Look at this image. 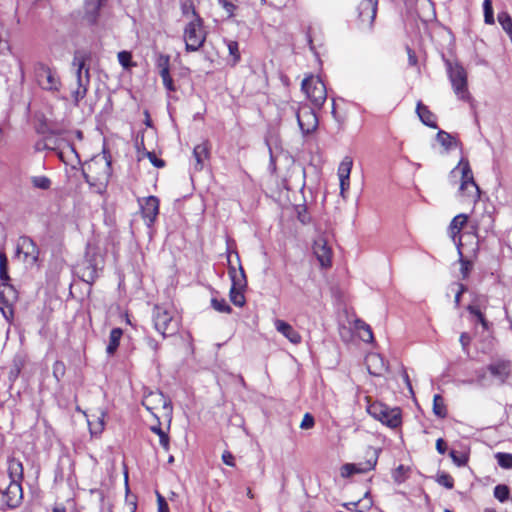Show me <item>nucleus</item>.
<instances>
[{"label":"nucleus","mask_w":512,"mask_h":512,"mask_svg":"<svg viewBox=\"0 0 512 512\" xmlns=\"http://www.w3.org/2000/svg\"><path fill=\"white\" fill-rule=\"evenodd\" d=\"M83 175L90 186L104 189L111 175V164L105 156H96L83 165Z\"/></svg>","instance_id":"nucleus-1"},{"label":"nucleus","mask_w":512,"mask_h":512,"mask_svg":"<svg viewBox=\"0 0 512 512\" xmlns=\"http://www.w3.org/2000/svg\"><path fill=\"white\" fill-rule=\"evenodd\" d=\"M0 311L3 317L10 321L13 317L12 304L17 299V292L14 287L9 284V275L7 268V258L5 253L0 252Z\"/></svg>","instance_id":"nucleus-2"},{"label":"nucleus","mask_w":512,"mask_h":512,"mask_svg":"<svg viewBox=\"0 0 512 512\" xmlns=\"http://www.w3.org/2000/svg\"><path fill=\"white\" fill-rule=\"evenodd\" d=\"M457 171L461 174L459 196L464 201L476 203L480 199V188L476 184L473 172L467 159L461 158L458 165L450 172L453 176Z\"/></svg>","instance_id":"nucleus-3"},{"label":"nucleus","mask_w":512,"mask_h":512,"mask_svg":"<svg viewBox=\"0 0 512 512\" xmlns=\"http://www.w3.org/2000/svg\"><path fill=\"white\" fill-rule=\"evenodd\" d=\"M32 75L36 85L44 91L56 93L62 87L57 69L42 61L33 63Z\"/></svg>","instance_id":"nucleus-4"},{"label":"nucleus","mask_w":512,"mask_h":512,"mask_svg":"<svg viewBox=\"0 0 512 512\" xmlns=\"http://www.w3.org/2000/svg\"><path fill=\"white\" fill-rule=\"evenodd\" d=\"M104 259L98 248L88 245L84 259L77 265V273L83 281L92 284L103 269Z\"/></svg>","instance_id":"nucleus-5"},{"label":"nucleus","mask_w":512,"mask_h":512,"mask_svg":"<svg viewBox=\"0 0 512 512\" xmlns=\"http://www.w3.org/2000/svg\"><path fill=\"white\" fill-rule=\"evenodd\" d=\"M445 64L448 77L456 97L461 101H470L471 95L468 90L467 72L464 67L458 62L450 60H446Z\"/></svg>","instance_id":"nucleus-6"},{"label":"nucleus","mask_w":512,"mask_h":512,"mask_svg":"<svg viewBox=\"0 0 512 512\" xmlns=\"http://www.w3.org/2000/svg\"><path fill=\"white\" fill-rule=\"evenodd\" d=\"M154 328L163 337L172 336L177 333L179 320L171 307L156 305L153 310Z\"/></svg>","instance_id":"nucleus-7"},{"label":"nucleus","mask_w":512,"mask_h":512,"mask_svg":"<svg viewBox=\"0 0 512 512\" xmlns=\"http://www.w3.org/2000/svg\"><path fill=\"white\" fill-rule=\"evenodd\" d=\"M207 38L204 22L201 17L190 19L183 29V40L187 52L199 51Z\"/></svg>","instance_id":"nucleus-8"},{"label":"nucleus","mask_w":512,"mask_h":512,"mask_svg":"<svg viewBox=\"0 0 512 512\" xmlns=\"http://www.w3.org/2000/svg\"><path fill=\"white\" fill-rule=\"evenodd\" d=\"M142 404L157 420L163 417L169 422L171 421L173 414L172 404L160 391L145 393Z\"/></svg>","instance_id":"nucleus-9"},{"label":"nucleus","mask_w":512,"mask_h":512,"mask_svg":"<svg viewBox=\"0 0 512 512\" xmlns=\"http://www.w3.org/2000/svg\"><path fill=\"white\" fill-rule=\"evenodd\" d=\"M367 412L371 417L390 428L398 427L402 421L401 411L399 408H390L380 402L369 404L367 406Z\"/></svg>","instance_id":"nucleus-10"},{"label":"nucleus","mask_w":512,"mask_h":512,"mask_svg":"<svg viewBox=\"0 0 512 512\" xmlns=\"http://www.w3.org/2000/svg\"><path fill=\"white\" fill-rule=\"evenodd\" d=\"M301 89L311 103L317 108L322 107L327 99L326 86L317 76L310 75L306 77L302 81Z\"/></svg>","instance_id":"nucleus-11"},{"label":"nucleus","mask_w":512,"mask_h":512,"mask_svg":"<svg viewBox=\"0 0 512 512\" xmlns=\"http://www.w3.org/2000/svg\"><path fill=\"white\" fill-rule=\"evenodd\" d=\"M74 65L77 66L76 71V87L71 88V96L76 105L85 98L90 83L89 68L85 67L83 59L75 58Z\"/></svg>","instance_id":"nucleus-12"},{"label":"nucleus","mask_w":512,"mask_h":512,"mask_svg":"<svg viewBox=\"0 0 512 512\" xmlns=\"http://www.w3.org/2000/svg\"><path fill=\"white\" fill-rule=\"evenodd\" d=\"M16 252L19 257L22 255V260L29 265L35 264L38 260V247L29 237L23 236L19 238Z\"/></svg>","instance_id":"nucleus-13"},{"label":"nucleus","mask_w":512,"mask_h":512,"mask_svg":"<svg viewBox=\"0 0 512 512\" xmlns=\"http://www.w3.org/2000/svg\"><path fill=\"white\" fill-rule=\"evenodd\" d=\"M377 0H363L358 6V17L362 29H371L377 13Z\"/></svg>","instance_id":"nucleus-14"},{"label":"nucleus","mask_w":512,"mask_h":512,"mask_svg":"<svg viewBox=\"0 0 512 512\" xmlns=\"http://www.w3.org/2000/svg\"><path fill=\"white\" fill-rule=\"evenodd\" d=\"M297 122L301 132L306 135L316 130L318 118L315 112L308 106H302L296 113Z\"/></svg>","instance_id":"nucleus-15"},{"label":"nucleus","mask_w":512,"mask_h":512,"mask_svg":"<svg viewBox=\"0 0 512 512\" xmlns=\"http://www.w3.org/2000/svg\"><path fill=\"white\" fill-rule=\"evenodd\" d=\"M139 205L144 222L151 227L159 214V199L155 196H148L139 199Z\"/></svg>","instance_id":"nucleus-16"},{"label":"nucleus","mask_w":512,"mask_h":512,"mask_svg":"<svg viewBox=\"0 0 512 512\" xmlns=\"http://www.w3.org/2000/svg\"><path fill=\"white\" fill-rule=\"evenodd\" d=\"M377 463V456H373L365 462L346 463L340 469V475L343 478L350 477L353 474H364L373 470Z\"/></svg>","instance_id":"nucleus-17"},{"label":"nucleus","mask_w":512,"mask_h":512,"mask_svg":"<svg viewBox=\"0 0 512 512\" xmlns=\"http://www.w3.org/2000/svg\"><path fill=\"white\" fill-rule=\"evenodd\" d=\"M353 167V159L350 156H345L340 162L337 170V175L340 183V195L345 198L346 192L350 188V174Z\"/></svg>","instance_id":"nucleus-18"},{"label":"nucleus","mask_w":512,"mask_h":512,"mask_svg":"<svg viewBox=\"0 0 512 512\" xmlns=\"http://www.w3.org/2000/svg\"><path fill=\"white\" fill-rule=\"evenodd\" d=\"M23 499V491L20 483L10 482L2 492V502L9 508L18 507Z\"/></svg>","instance_id":"nucleus-19"},{"label":"nucleus","mask_w":512,"mask_h":512,"mask_svg":"<svg viewBox=\"0 0 512 512\" xmlns=\"http://www.w3.org/2000/svg\"><path fill=\"white\" fill-rule=\"evenodd\" d=\"M313 252L322 268H328L331 266L332 252L324 238L320 237L315 240Z\"/></svg>","instance_id":"nucleus-20"},{"label":"nucleus","mask_w":512,"mask_h":512,"mask_svg":"<svg viewBox=\"0 0 512 512\" xmlns=\"http://www.w3.org/2000/svg\"><path fill=\"white\" fill-rule=\"evenodd\" d=\"M467 221L468 216L466 214H458L452 219L448 227V234L452 241L456 244L459 252L460 247L462 245L460 232L462 228L466 225Z\"/></svg>","instance_id":"nucleus-21"},{"label":"nucleus","mask_w":512,"mask_h":512,"mask_svg":"<svg viewBox=\"0 0 512 512\" xmlns=\"http://www.w3.org/2000/svg\"><path fill=\"white\" fill-rule=\"evenodd\" d=\"M193 157L195 160L194 169L197 171L203 170L206 162L210 158V144L208 141H203L197 144L193 149Z\"/></svg>","instance_id":"nucleus-22"},{"label":"nucleus","mask_w":512,"mask_h":512,"mask_svg":"<svg viewBox=\"0 0 512 512\" xmlns=\"http://www.w3.org/2000/svg\"><path fill=\"white\" fill-rule=\"evenodd\" d=\"M367 370L371 375L381 376L387 371V365L380 354L369 353L365 359Z\"/></svg>","instance_id":"nucleus-23"},{"label":"nucleus","mask_w":512,"mask_h":512,"mask_svg":"<svg viewBox=\"0 0 512 512\" xmlns=\"http://www.w3.org/2000/svg\"><path fill=\"white\" fill-rule=\"evenodd\" d=\"M487 369L502 384L510 376L511 364L509 361L499 360L488 365Z\"/></svg>","instance_id":"nucleus-24"},{"label":"nucleus","mask_w":512,"mask_h":512,"mask_svg":"<svg viewBox=\"0 0 512 512\" xmlns=\"http://www.w3.org/2000/svg\"><path fill=\"white\" fill-rule=\"evenodd\" d=\"M275 329L282 334L292 344H300L302 341L301 335L287 322L281 319L274 321Z\"/></svg>","instance_id":"nucleus-25"},{"label":"nucleus","mask_w":512,"mask_h":512,"mask_svg":"<svg viewBox=\"0 0 512 512\" xmlns=\"http://www.w3.org/2000/svg\"><path fill=\"white\" fill-rule=\"evenodd\" d=\"M106 412L99 410L96 414L91 415L88 419V426L92 436H99L105 428Z\"/></svg>","instance_id":"nucleus-26"},{"label":"nucleus","mask_w":512,"mask_h":512,"mask_svg":"<svg viewBox=\"0 0 512 512\" xmlns=\"http://www.w3.org/2000/svg\"><path fill=\"white\" fill-rule=\"evenodd\" d=\"M436 140L446 152L460 146V142L453 135L443 130L438 131Z\"/></svg>","instance_id":"nucleus-27"},{"label":"nucleus","mask_w":512,"mask_h":512,"mask_svg":"<svg viewBox=\"0 0 512 512\" xmlns=\"http://www.w3.org/2000/svg\"><path fill=\"white\" fill-rule=\"evenodd\" d=\"M416 112L424 125L431 128H437L435 115L428 109L427 106L423 105L421 102H418Z\"/></svg>","instance_id":"nucleus-28"},{"label":"nucleus","mask_w":512,"mask_h":512,"mask_svg":"<svg viewBox=\"0 0 512 512\" xmlns=\"http://www.w3.org/2000/svg\"><path fill=\"white\" fill-rule=\"evenodd\" d=\"M8 474L10 482L20 483L23 479V465L17 459H10L8 463Z\"/></svg>","instance_id":"nucleus-29"},{"label":"nucleus","mask_w":512,"mask_h":512,"mask_svg":"<svg viewBox=\"0 0 512 512\" xmlns=\"http://www.w3.org/2000/svg\"><path fill=\"white\" fill-rule=\"evenodd\" d=\"M229 276L232 281V288H245L247 285L246 276L243 268L240 266L239 270H236L235 267H229Z\"/></svg>","instance_id":"nucleus-30"},{"label":"nucleus","mask_w":512,"mask_h":512,"mask_svg":"<svg viewBox=\"0 0 512 512\" xmlns=\"http://www.w3.org/2000/svg\"><path fill=\"white\" fill-rule=\"evenodd\" d=\"M100 6L101 0H85V16L89 22H95Z\"/></svg>","instance_id":"nucleus-31"},{"label":"nucleus","mask_w":512,"mask_h":512,"mask_svg":"<svg viewBox=\"0 0 512 512\" xmlns=\"http://www.w3.org/2000/svg\"><path fill=\"white\" fill-rule=\"evenodd\" d=\"M122 334H123V332L120 328H114L111 330L110 335H109V343L106 348L107 354L113 355L115 353V351L117 350V348L119 346Z\"/></svg>","instance_id":"nucleus-32"},{"label":"nucleus","mask_w":512,"mask_h":512,"mask_svg":"<svg viewBox=\"0 0 512 512\" xmlns=\"http://www.w3.org/2000/svg\"><path fill=\"white\" fill-rule=\"evenodd\" d=\"M467 310L469 311L470 313V320L474 323V324H481L482 328L484 330H487L488 327H489V324L487 322V320L484 318L482 312L480 311V309L477 307V306H474V305H469L467 307Z\"/></svg>","instance_id":"nucleus-33"},{"label":"nucleus","mask_w":512,"mask_h":512,"mask_svg":"<svg viewBox=\"0 0 512 512\" xmlns=\"http://www.w3.org/2000/svg\"><path fill=\"white\" fill-rule=\"evenodd\" d=\"M433 413L439 418L447 416V407L441 395L436 394L433 397Z\"/></svg>","instance_id":"nucleus-34"},{"label":"nucleus","mask_w":512,"mask_h":512,"mask_svg":"<svg viewBox=\"0 0 512 512\" xmlns=\"http://www.w3.org/2000/svg\"><path fill=\"white\" fill-rule=\"evenodd\" d=\"M9 51V32L5 25L0 21V54H6Z\"/></svg>","instance_id":"nucleus-35"},{"label":"nucleus","mask_w":512,"mask_h":512,"mask_svg":"<svg viewBox=\"0 0 512 512\" xmlns=\"http://www.w3.org/2000/svg\"><path fill=\"white\" fill-rule=\"evenodd\" d=\"M356 329L360 333V337L365 342H371L373 340V333L368 324L361 320L356 321Z\"/></svg>","instance_id":"nucleus-36"},{"label":"nucleus","mask_w":512,"mask_h":512,"mask_svg":"<svg viewBox=\"0 0 512 512\" xmlns=\"http://www.w3.org/2000/svg\"><path fill=\"white\" fill-rule=\"evenodd\" d=\"M410 468L404 465H399L397 468H395L392 472V478L393 480L401 484L406 481V479L409 477Z\"/></svg>","instance_id":"nucleus-37"},{"label":"nucleus","mask_w":512,"mask_h":512,"mask_svg":"<svg viewBox=\"0 0 512 512\" xmlns=\"http://www.w3.org/2000/svg\"><path fill=\"white\" fill-rule=\"evenodd\" d=\"M156 67L159 75L170 72V56L166 54H158L156 58Z\"/></svg>","instance_id":"nucleus-38"},{"label":"nucleus","mask_w":512,"mask_h":512,"mask_svg":"<svg viewBox=\"0 0 512 512\" xmlns=\"http://www.w3.org/2000/svg\"><path fill=\"white\" fill-rule=\"evenodd\" d=\"M227 48L229 51V56L231 57V64L236 65L240 61V51H239V44L236 41L228 40L226 41Z\"/></svg>","instance_id":"nucleus-39"},{"label":"nucleus","mask_w":512,"mask_h":512,"mask_svg":"<svg viewBox=\"0 0 512 512\" xmlns=\"http://www.w3.org/2000/svg\"><path fill=\"white\" fill-rule=\"evenodd\" d=\"M497 20L507 35L512 33V18L507 12H499L497 15Z\"/></svg>","instance_id":"nucleus-40"},{"label":"nucleus","mask_w":512,"mask_h":512,"mask_svg":"<svg viewBox=\"0 0 512 512\" xmlns=\"http://www.w3.org/2000/svg\"><path fill=\"white\" fill-rule=\"evenodd\" d=\"M230 300L236 306H243L245 304V297L243 294V288H230Z\"/></svg>","instance_id":"nucleus-41"},{"label":"nucleus","mask_w":512,"mask_h":512,"mask_svg":"<svg viewBox=\"0 0 512 512\" xmlns=\"http://www.w3.org/2000/svg\"><path fill=\"white\" fill-rule=\"evenodd\" d=\"M118 61L124 69H129L131 67L136 66V64L132 61V55L128 51H121L117 55Z\"/></svg>","instance_id":"nucleus-42"},{"label":"nucleus","mask_w":512,"mask_h":512,"mask_svg":"<svg viewBox=\"0 0 512 512\" xmlns=\"http://www.w3.org/2000/svg\"><path fill=\"white\" fill-rule=\"evenodd\" d=\"M151 431L158 435L160 445L164 448V450H169V436L166 434L159 425L152 426Z\"/></svg>","instance_id":"nucleus-43"},{"label":"nucleus","mask_w":512,"mask_h":512,"mask_svg":"<svg viewBox=\"0 0 512 512\" xmlns=\"http://www.w3.org/2000/svg\"><path fill=\"white\" fill-rule=\"evenodd\" d=\"M483 9H484V21L488 25L494 24V14H493V7H492V1L491 0H484L483 2Z\"/></svg>","instance_id":"nucleus-44"},{"label":"nucleus","mask_w":512,"mask_h":512,"mask_svg":"<svg viewBox=\"0 0 512 512\" xmlns=\"http://www.w3.org/2000/svg\"><path fill=\"white\" fill-rule=\"evenodd\" d=\"M499 466L505 469L512 468V454L499 452L495 455Z\"/></svg>","instance_id":"nucleus-45"},{"label":"nucleus","mask_w":512,"mask_h":512,"mask_svg":"<svg viewBox=\"0 0 512 512\" xmlns=\"http://www.w3.org/2000/svg\"><path fill=\"white\" fill-rule=\"evenodd\" d=\"M449 454L453 463L458 467L465 466L468 462V456L465 453L451 450Z\"/></svg>","instance_id":"nucleus-46"},{"label":"nucleus","mask_w":512,"mask_h":512,"mask_svg":"<svg viewBox=\"0 0 512 512\" xmlns=\"http://www.w3.org/2000/svg\"><path fill=\"white\" fill-rule=\"evenodd\" d=\"M181 10L184 16L190 19H194L196 17H200L196 12L195 7L191 1H186L182 3Z\"/></svg>","instance_id":"nucleus-47"},{"label":"nucleus","mask_w":512,"mask_h":512,"mask_svg":"<svg viewBox=\"0 0 512 512\" xmlns=\"http://www.w3.org/2000/svg\"><path fill=\"white\" fill-rule=\"evenodd\" d=\"M31 182L34 187L39 189H49L51 185V181L46 176H34L31 178Z\"/></svg>","instance_id":"nucleus-48"},{"label":"nucleus","mask_w":512,"mask_h":512,"mask_svg":"<svg viewBox=\"0 0 512 512\" xmlns=\"http://www.w3.org/2000/svg\"><path fill=\"white\" fill-rule=\"evenodd\" d=\"M211 305L212 307L220 312V313H230L231 312V308L230 306L227 304L226 300L225 299H217V298H213L211 300Z\"/></svg>","instance_id":"nucleus-49"},{"label":"nucleus","mask_w":512,"mask_h":512,"mask_svg":"<svg viewBox=\"0 0 512 512\" xmlns=\"http://www.w3.org/2000/svg\"><path fill=\"white\" fill-rule=\"evenodd\" d=\"M144 157H147L151 164L157 168H162L165 165L164 161L159 159L153 152H143L139 154L138 159L141 160Z\"/></svg>","instance_id":"nucleus-50"},{"label":"nucleus","mask_w":512,"mask_h":512,"mask_svg":"<svg viewBox=\"0 0 512 512\" xmlns=\"http://www.w3.org/2000/svg\"><path fill=\"white\" fill-rule=\"evenodd\" d=\"M494 496L500 502L506 501L509 497V488L506 485H497L494 488Z\"/></svg>","instance_id":"nucleus-51"},{"label":"nucleus","mask_w":512,"mask_h":512,"mask_svg":"<svg viewBox=\"0 0 512 512\" xmlns=\"http://www.w3.org/2000/svg\"><path fill=\"white\" fill-rule=\"evenodd\" d=\"M438 484L446 487L447 489H452L454 486V479L446 473H442L437 478Z\"/></svg>","instance_id":"nucleus-52"},{"label":"nucleus","mask_w":512,"mask_h":512,"mask_svg":"<svg viewBox=\"0 0 512 512\" xmlns=\"http://www.w3.org/2000/svg\"><path fill=\"white\" fill-rule=\"evenodd\" d=\"M451 290L455 292V299H454L455 305L459 306L461 295L466 290V287L463 284H461V283H454L451 286Z\"/></svg>","instance_id":"nucleus-53"},{"label":"nucleus","mask_w":512,"mask_h":512,"mask_svg":"<svg viewBox=\"0 0 512 512\" xmlns=\"http://www.w3.org/2000/svg\"><path fill=\"white\" fill-rule=\"evenodd\" d=\"M315 425L314 417L310 413H305L300 423V428L303 430L312 429Z\"/></svg>","instance_id":"nucleus-54"},{"label":"nucleus","mask_w":512,"mask_h":512,"mask_svg":"<svg viewBox=\"0 0 512 512\" xmlns=\"http://www.w3.org/2000/svg\"><path fill=\"white\" fill-rule=\"evenodd\" d=\"M219 5L225 10L227 16L230 18L234 16L236 5L228 0H218Z\"/></svg>","instance_id":"nucleus-55"},{"label":"nucleus","mask_w":512,"mask_h":512,"mask_svg":"<svg viewBox=\"0 0 512 512\" xmlns=\"http://www.w3.org/2000/svg\"><path fill=\"white\" fill-rule=\"evenodd\" d=\"M64 373H65L64 363L61 361H56L53 364V375L55 376V378L57 380H60V378L64 375Z\"/></svg>","instance_id":"nucleus-56"},{"label":"nucleus","mask_w":512,"mask_h":512,"mask_svg":"<svg viewBox=\"0 0 512 512\" xmlns=\"http://www.w3.org/2000/svg\"><path fill=\"white\" fill-rule=\"evenodd\" d=\"M160 77L162 78L163 85L165 86V88L167 90H169V91H174L175 90V86H174V83H173V79L170 76V72L169 73H165V74H161Z\"/></svg>","instance_id":"nucleus-57"},{"label":"nucleus","mask_w":512,"mask_h":512,"mask_svg":"<svg viewBox=\"0 0 512 512\" xmlns=\"http://www.w3.org/2000/svg\"><path fill=\"white\" fill-rule=\"evenodd\" d=\"M460 264H461V268H460L461 274H462L463 278H467L470 273V270L472 268V264L470 261L464 260V259H460Z\"/></svg>","instance_id":"nucleus-58"},{"label":"nucleus","mask_w":512,"mask_h":512,"mask_svg":"<svg viewBox=\"0 0 512 512\" xmlns=\"http://www.w3.org/2000/svg\"><path fill=\"white\" fill-rule=\"evenodd\" d=\"M156 495L158 503V512H169L168 504L165 498L159 492H156Z\"/></svg>","instance_id":"nucleus-59"},{"label":"nucleus","mask_w":512,"mask_h":512,"mask_svg":"<svg viewBox=\"0 0 512 512\" xmlns=\"http://www.w3.org/2000/svg\"><path fill=\"white\" fill-rule=\"evenodd\" d=\"M460 343H461V346L463 348L464 351H467L468 349V346L471 342V336L466 333V332H463L461 335H460V339H459Z\"/></svg>","instance_id":"nucleus-60"},{"label":"nucleus","mask_w":512,"mask_h":512,"mask_svg":"<svg viewBox=\"0 0 512 512\" xmlns=\"http://www.w3.org/2000/svg\"><path fill=\"white\" fill-rule=\"evenodd\" d=\"M20 371H21V363L15 361L14 367L10 371V376H9L10 380L14 381L20 374Z\"/></svg>","instance_id":"nucleus-61"},{"label":"nucleus","mask_w":512,"mask_h":512,"mask_svg":"<svg viewBox=\"0 0 512 512\" xmlns=\"http://www.w3.org/2000/svg\"><path fill=\"white\" fill-rule=\"evenodd\" d=\"M436 450L439 454L442 455L447 451L446 442L442 438L436 440Z\"/></svg>","instance_id":"nucleus-62"},{"label":"nucleus","mask_w":512,"mask_h":512,"mask_svg":"<svg viewBox=\"0 0 512 512\" xmlns=\"http://www.w3.org/2000/svg\"><path fill=\"white\" fill-rule=\"evenodd\" d=\"M222 460L223 462L228 465V466H234L235 463H234V457L231 453L229 452H225L223 453L222 455Z\"/></svg>","instance_id":"nucleus-63"},{"label":"nucleus","mask_w":512,"mask_h":512,"mask_svg":"<svg viewBox=\"0 0 512 512\" xmlns=\"http://www.w3.org/2000/svg\"><path fill=\"white\" fill-rule=\"evenodd\" d=\"M407 51H408V60H409V64H410V65H413V66H414V65H416V63H417L416 55H415V54L412 52V50H411V49H409V48L407 49Z\"/></svg>","instance_id":"nucleus-64"}]
</instances>
